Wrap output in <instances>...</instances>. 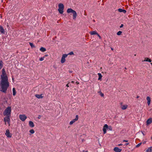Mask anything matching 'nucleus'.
Here are the masks:
<instances>
[{
    "label": "nucleus",
    "mask_w": 152,
    "mask_h": 152,
    "mask_svg": "<svg viewBox=\"0 0 152 152\" xmlns=\"http://www.w3.org/2000/svg\"><path fill=\"white\" fill-rule=\"evenodd\" d=\"M2 74L1 75V80L0 82V86L1 89L0 90V91L6 93L7 89L9 86V83L4 68L2 69Z\"/></svg>",
    "instance_id": "f257e3e1"
},
{
    "label": "nucleus",
    "mask_w": 152,
    "mask_h": 152,
    "mask_svg": "<svg viewBox=\"0 0 152 152\" xmlns=\"http://www.w3.org/2000/svg\"><path fill=\"white\" fill-rule=\"evenodd\" d=\"M2 74L1 75V80L0 82V86L1 89L0 90V91L6 93L7 89L9 86V83L4 68L2 69Z\"/></svg>",
    "instance_id": "f03ea898"
},
{
    "label": "nucleus",
    "mask_w": 152,
    "mask_h": 152,
    "mask_svg": "<svg viewBox=\"0 0 152 152\" xmlns=\"http://www.w3.org/2000/svg\"><path fill=\"white\" fill-rule=\"evenodd\" d=\"M11 107H7L3 112V115L4 116H11Z\"/></svg>",
    "instance_id": "7ed1b4c3"
},
{
    "label": "nucleus",
    "mask_w": 152,
    "mask_h": 152,
    "mask_svg": "<svg viewBox=\"0 0 152 152\" xmlns=\"http://www.w3.org/2000/svg\"><path fill=\"white\" fill-rule=\"evenodd\" d=\"M67 12L68 13L71 12L73 14V19H75L77 16V13L76 12L72 9L71 8H69L67 10Z\"/></svg>",
    "instance_id": "20e7f679"
},
{
    "label": "nucleus",
    "mask_w": 152,
    "mask_h": 152,
    "mask_svg": "<svg viewBox=\"0 0 152 152\" xmlns=\"http://www.w3.org/2000/svg\"><path fill=\"white\" fill-rule=\"evenodd\" d=\"M58 11L60 13L62 14L63 12V10L64 8V6L63 4L61 3L59 4L58 5Z\"/></svg>",
    "instance_id": "39448f33"
},
{
    "label": "nucleus",
    "mask_w": 152,
    "mask_h": 152,
    "mask_svg": "<svg viewBox=\"0 0 152 152\" xmlns=\"http://www.w3.org/2000/svg\"><path fill=\"white\" fill-rule=\"evenodd\" d=\"M10 117L11 116H6L4 118V121L5 122V125H6V123L7 122L9 125V126H10Z\"/></svg>",
    "instance_id": "423d86ee"
},
{
    "label": "nucleus",
    "mask_w": 152,
    "mask_h": 152,
    "mask_svg": "<svg viewBox=\"0 0 152 152\" xmlns=\"http://www.w3.org/2000/svg\"><path fill=\"white\" fill-rule=\"evenodd\" d=\"M19 118L22 121H23L27 118V117L25 115H19Z\"/></svg>",
    "instance_id": "0eeeda50"
},
{
    "label": "nucleus",
    "mask_w": 152,
    "mask_h": 152,
    "mask_svg": "<svg viewBox=\"0 0 152 152\" xmlns=\"http://www.w3.org/2000/svg\"><path fill=\"white\" fill-rule=\"evenodd\" d=\"M67 56V55L66 54H64L62 55L61 60V62L62 63H63L66 60L65 58Z\"/></svg>",
    "instance_id": "6e6552de"
},
{
    "label": "nucleus",
    "mask_w": 152,
    "mask_h": 152,
    "mask_svg": "<svg viewBox=\"0 0 152 152\" xmlns=\"http://www.w3.org/2000/svg\"><path fill=\"white\" fill-rule=\"evenodd\" d=\"M5 134L8 137L10 138L12 137V134L10 133L9 130L8 129H7L6 130Z\"/></svg>",
    "instance_id": "1a4fd4ad"
},
{
    "label": "nucleus",
    "mask_w": 152,
    "mask_h": 152,
    "mask_svg": "<svg viewBox=\"0 0 152 152\" xmlns=\"http://www.w3.org/2000/svg\"><path fill=\"white\" fill-rule=\"evenodd\" d=\"M108 128V125L105 124L104 125L103 128V134H104L106 133V129Z\"/></svg>",
    "instance_id": "9d476101"
},
{
    "label": "nucleus",
    "mask_w": 152,
    "mask_h": 152,
    "mask_svg": "<svg viewBox=\"0 0 152 152\" xmlns=\"http://www.w3.org/2000/svg\"><path fill=\"white\" fill-rule=\"evenodd\" d=\"M0 32L2 34H4L5 31L2 26H0Z\"/></svg>",
    "instance_id": "9b49d317"
},
{
    "label": "nucleus",
    "mask_w": 152,
    "mask_h": 152,
    "mask_svg": "<svg viewBox=\"0 0 152 152\" xmlns=\"http://www.w3.org/2000/svg\"><path fill=\"white\" fill-rule=\"evenodd\" d=\"M113 150L115 152H121L122 151L121 149L119 148L118 147L114 148Z\"/></svg>",
    "instance_id": "f8f14e48"
},
{
    "label": "nucleus",
    "mask_w": 152,
    "mask_h": 152,
    "mask_svg": "<svg viewBox=\"0 0 152 152\" xmlns=\"http://www.w3.org/2000/svg\"><path fill=\"white\" fill-rule=\"evenodd\" d=\"M152 122V118H150L148 119L147 121V125L150 124Z\"/></svg>",
    "instance_id": "ddd939ff"
},
{
    "label": "nucleus",
    "mask_w": 152,
    "mask_h": 152,
    "mask_svg": "<svg viewBox=\"0 0 152 152\" xmlns=\"http://www.w3.org/2000/svg\"><path fill=\"white\" fill-rule=\"evenodd\" d=\"M146 99L147 100V104L149 106L151 101V98L149 96H148L146 98Z\"/></svg>",
    "instance_id": "4468645a"
},
{
    "label": "nucleus",
    "mask_w": 152,
    "mask_h": 152,
    "mask_svg": "<svg viewBox=\"0 0 152 152\" xmlns=\"http://www.w3.org/2000/svg\"><path fill=\"white\" fill-rule=\"evenodd\" d=\"M29 126L31 127H33L34 126V125L33 122L31 121H29Z\"/></svg>",
    "instance_id": "2eb2a0df"
},
{
    "label": "nucleus",
    "mask_w": 152,
    "mask_h": 152,
    "mask_svg": "<svg viewBox=\"0 0 152 152\" xmlns=\"http://www.w3.org/2000/svg\"><path fill=\"white\" fill-rule=\"evenodd\" d=\"M42 94H36L35 96L38 99H42L43 97V96H42Z\"/></svg>",
    "instance_id": "dca6fc26"
},
{
    "label": "nucleus",
    "mask_w": 152,
    "mask_h": 152,
    "mask_svg": "<svg viewBox=\"0 0 152 152\" xmlns=\"http://www.w3.org/2000/svg\"><path fill=\"white\" fill-rule=\"evenodd\" d=\"M118 10L120 12H123L124 13H125L126 12V11L125 10L122 9H119Z\"/></svg>",
    "instance_id": "f3484780"
},
{
    "label": "nucleus",
    "mask_w": 152,
    "mask_h": 152,
    "mask_svg": "<svg viewBox=\"0 0 152 152\" xmlns=\"http://www.w3.org/2000/svg\"><path fill=\"white\" fill-rule=\"evenodd\" d=\"M152 147H150L148 148L146 150V152H151Z\"/></svg>",
    "instance_id": "a211bd4d"
},
{
    "label": "nucleus",
    "mask_w": 152,
    "mask_h": 152,
    "mask_svg": "<svg viewBox=\"0 0 152 152\" xmlns=\"http://www.w3.org/2000/svg\"><path fill=\"white\" fill-rule=\"evenodd\" d=\"M145 59L143 61H148L149 62H151V60L149 58H145Z\"/></svg>",
    "instance_id": "6ab92c4d"
},
{
    "label": "nucleus",
    "mask_w": 152,
    "mask_h": 152,
    "mask_svg": "<svg viewBox=\"0 0 152 152\" xmlns=\"http://www.w3.org/2000/svg\"><path fill=\"white\" fill-rule=\"evenodd\" d=\"M90 34L91 35L97 34V33L95 31H91L90 32Z\"/></svg>",
    "instance_id": "aec40b11"
},
{
    "label": "nucleus",
    "mask_w": 152,
    "mask_h": 152,
    "mask_svg": "<svg viewBox=\"0 0 152 152\" xmlns=\"http://www.w3.org/2000/svg\"><path fill=\"white\" fill-rule=\"evenodd\" d=\"M128 106L127 105H123L121 107V108L123 110H124L127 108Z\"/></svg>",
    "instance_id": "412c9836"
},
{
    "label": "nucleus",
    "mask_w": 152,
    "mask_h": 152,
    "mask_svg": "<svg viewBox=\"0 0 152 152\" xmlns=\"http://www.w3.org/2000/svg\"><path fill=\"white\" fill-rule=\"evenodd\" d=\"M12 91H13V96H15V95L16 94V90L15 88H13L12 89Z\"/></svg>",
    "instance_id": "4be33fe9"
},
{
    "label": "nucleus",
    "mask_w": 152,
    "mask_h": 152,
    "mask_svg": "<svg viewBox=\"0 0 152 152\" xmlns=\"http://www.w3.org/2000/svg\"><path fill=\"white\" fill-rule=\"evenodd\" d=\"M40 50L42 52H44L46 51V49L44 48L41 47L40 48Z\"/></svg>",
    "instance_id": "5701e85b"
},
{
    "label": "nucleus",
    "mask_w": 152,
    "mask_h": 152,
    "mask_svg": "<svg viewBox=\"0 0 152 152\" xmlns=\"http://www.w3.org/2000/svg\"><path fill=\"white\" fill-rule=\"evenodd\" d=\"M98 75L99 76V77L98 79V80H100L102 78V75L100 73H98Z\"/></svg>",
    "instance_id": "b1692460"
},
{
    "label": "nucleus",
    "mask_w": 152,
    "mask_h": 152,
    "mask_svg": "<svg viewBox=\"0 0 152 152\" xmlns=\"http://www.w3.org/2000/svg\"><path fill=\"white\" fill-rule=\"evenodd\" d=\"M76 121V120H75V119H73L69 123V124L70 125H72L73 124L74 122H75Z\"/></svg>",
    "instance_id": "393cba45"
},
{
    "label": "nucleus",
    "mask_w": 152,
    "mask_h": 152,
    "mask_svg": "<svg viewBox=\"0 0 152 152\" xmlns=\"http://www.w3.org/2000/svg\"><path fill=\"white\" fill-rule=\"evenodd\" d=\"M3 66V62L1 61L0 62V69H1Z\"/></svg>",
    "instance_id": "a878e982"
},
{
    "label": "nucleus",
    "mask_w": 152,
    "mask_h": 152,
    "mask_svg": "<svg viewBox=\"0 0 152 152\" xmlns=\"http://www.w3.org/2000/svg\"><path fill=\"white\" fill-rule=\"evenodd\" d=\"M29 44L32 48L35 47V46H34V45L31 42H29Z\"/></svg>",
    "instance_id": "bb28decb"
},
{
    "label": "nucleus",
    "mask_w": 152,
    "mask_h": 152,
    "mask_svg": "<svg viewBox=\"0 0 152 152\" xmlns=\"http://www.w3.org/2000/svg\"><path fill=\"white\" fill-rule=\"evenodd\" d=\"M107 129H108L110 131H112L113 129L112 127L111 126H108V128Z\"/></svg>",
    "instance_id": "cd10ccee"
},
{
    "label": "nucleus",
    "mask_w": 152,
    "mask_h": 152,
    "mask_svg": "<svg viewBox=\"0 0 152 152\" xmlns=\"http://www.w3.org/2000/svg\"><path fill=\"white\" fill-rule=\"evenodd\" d=\"M29 132L31 134H33L34 133V129H31L30 130Z\"/></svg>",
    "instance_id": "c85d7f7f"
},
{
    "label": "nucleus",
    "mask_w": 152,
    "mask_h": 152,
    "mask_svg": "<svg viewBox=\"0 0 152 152\" xmlns=\"http://www.w3.org/2000/svg\"><path fill=\"white\" fill-rule=\"evenodd\" d=\"M122 33V32L121 31H118L117 33V35H121Z\"/></svg>",
    "instance_id": "c756f323"
},
{
    "label": "nucleus",
    "mask_w": 152,
    "mask_h": 152,
    "mask_svg": "<svg viewBox=\"0 0 152 152\" xmlns=\"http://www.w3.org/2000/svg\"><path fill=\"white\" fill-rule=\"evenodd\" d=\"M141 143H139V144H138L137 145H136V148H138V147H139L141 144Z\"/></svg>",
    "instance_id": "7c9ffc66"
},
{
    "label": "nucleus",
    "mask_w": 152,
    "mask_h": 152,
    "mask_svg": "<svg viewBox=\"0 0 152 152\" xmlns=\"http://www.w3.org/2000/svg\"><path fill=\"white\" fill-rule=\"evenodd\" d=\"M78 119V115H76L75 116V119L76 121H77Z\"/></svg>",
    "instance_id": "2f4dec72"
},
{
    "label": "nucleus",
    "mask_w": 152,
    "mask_h": 152,
    "mask_svg": "<svg viewBox=\"0 0 152 152\" xmlns=\"http://www.w3.org/2000/svg\"><path fill=\"white\" fill-rule=\"evenodd\" d=\"M44 57H41L39 58V61H43L44 60Z\"/></svg>",
    "instance_id": "473e14b6"
},
{
    "label": "nucleus",
    "mask_w": 152,
    "mask_h": 152,
    "mask_svg": "<svg viewBox=\"0 0 152 152\" xmlns=\"http://www.w3.org/2000/svg\"><path fill=\"white\" fill-rule=\"evenodd\" d=\"M97 36L99 37V39H101V37L100 36V35L97 33V34H96Z\"/></svg>",
    "instance_id": "72a5a7b5"
},
{
    "label": "nucleus",
    "mask_w": 152,
    "mask_h": 152,
    "mask_svg": "<svg viewBox=\"0 0 152 152\" xmlns=\"http://www.w3.org/2000/svg\"><path fill=\"white\" fill-rule=\"evenodd\" d=\"M74 54V53L72 51L71 52L69 53V54L70 55H73Z\"/></svg>",
    "instance_id": "f704fd0d"
},
{
    "label": "nucleus",
    "mask_w": 152,
    "mask_h": 152,
    "mask_svg": "<svg viewBox=\"0 0 152 152\" xmlns=\"http://www.w3.org/2000/svg\"><path fill=\"white\" fill-rule=\"evenodd\" d=\"M100 95L101 96L103 97L104 96V94L101 92V93Z\"/></svg>",
    "instance_id": "c9c22d12"
},
{
    "label": "nucleus",
    "mask_w": 152,
    "mask_h": 152,
    "mask_svg": "<svg viewBox=\"0 0 152 152\" xmlns=\"http://www.w3.org/2000/svg\"><path fill=\"white\" fill-rule=\"evenodd\" d=\"M124 26V25L123 24H121V26H120V28H122Z\"/></svg>",
    "instance_id": "e433bc0d"
},
{
    "label": "nucleus",
    "mask_w": 152,
    "mask_h": 152,
    "mask_svg": "<svg viewBox=\"0 0 152 152\" xmlns=\"http://www.w3.org/2000/svg\"><path fill=\"white\" fill-rule=\"evenodd\" d=\"M123 141L124 142H128V141L127 140H124Z\"/></svg>",
    "instance_id": "4c0bfd02"
},
{
    "label": "nucleus",
    "mask_w": 152,
    "mask_h": 152,
    "mask_svg": "<svg viewBox=\"0 0 152 152\" xmlns=\"http://www.w3.org/2000/svg\"><path fill=\"white\" fill-rule=\"evenodd\" d=\"M48 56V55H45L44 57V58H45V57H47V56Z\"/></svg>",
    "instance_id": "58836bf2"
},
{
    "label": "nucleus",
    "mask_w": 152,
    "mask_h": 152,
    "mask_svg": "<svg viewBox=\"0 0 152 152\" xmlns=\"http://www.w3.org/2000/svg\"><path fill=\"white\" fill-rule=\"evenodd\" d=\"M129 144V143H128V142H127V143H126V144H125L126 145H128Z\"/></svg>",
    "instance_id": "ea45409f"
},
{
    "label": "nucleus",
    "mask_w": 152,
    "mask_h": 152,
    "mask_svg": "<svg viewBox=\"0 0 152 152\" xmlns=\"http://www.w3.org/2000/svg\"><path fill=\"white\" fill-rule=\"evenodd\" d=\"M41 116L40 115H39L38 117V118L39 119H40L41 118Z\"/></svg>",
    "instance_id": "a19ab883"
},
{
    "label": "nucleus",
    "mask_w": 152,
    "mask_h": 152,
    "mask_svg": "<svg viewBox=\"0 0 152 152\" xmlns=\"http://www.w3.org/2000/svg\"><path fill=\"white\" fill-rule=\"evenodd\" d=\"M69 84V83L67 84L66 85V86L67 87H69V86L68 85Z\"/></svg>",
    "instance_id": "79ce46f5"
},
{
    "label": "nucleus",
    "mask_w": 152,
    "mask_h": 152,
    "mask_svg": "<svg viewBox=\"0 0 152 152\" xmlns=\"http://www.w3.org/2000/svg\"><path fill=\"white\" fill-rule=\"evenodd\" d=\"M122 145V144H119L118 145V146H121V145Z\"/></svg>",
    "instance_id": "37998d69"
},
{
    "label": "nucleus",
    "mask_w": 152,
    "mask_h": 152,
    "mask_svg": "<svg viewBox=\"0 0 152 152\" xmlns=\"http://www.w3.org/2000/svg\"><path fill=\"white\" fill-rule=\"evenodd\" d=\"M71 83H74L75 82H74V81H71Z\"/></svg>",
    "instance_id": "c03bdc74"
},
{
    "label": "nucleus",
    "mask_w": 152,
    "mask_h": 152,
    "mask_svg": "<svg viewBox=\"0 0 152 152\" xmlns=\"http://www.w3.org/2000/svg\"><path fill=\"white\" fill-rule=\"evenodd\" d=\"M111 49L112 50H113V48H111Z\"/></svg>",
    "instance_id": "a18cd8bd"
},
{
    "label": "nucleus",
    "mask_w": 152,
    "mask_h": 152,
    "mask_svg": "<svg viewBox=\"0 0 152 152\" xmlns=\"http://www.w3.org/2000/svg\"><path fill=\"white\" fill-rule=\"evenodd\" d=\"M76 83H77V84H79V83L77 82H76Z\"/></svg>",
    "instance_id": "49530a36"
},
{
    "label": "nucleus",
    "mask_w": 152,
    "mask_h": 152,
    "mask_svg": "<svg viewBox=\"0 0 152 152\" xmlns=\"http://www.w3.org/2000/svg\"><path fill=\"white\" fill-rule=\"evenodd\" d=\"M12 80L13 81H14V78L13 77H12Z\"/></svg>",
    "instance_id": "de8ad7c7"
},
{
    "label": "nucleus",
    "mask_w": 152,
    "mask_h": 152,
    "mask_svg": "<svg viewBox=\"0 0 152 152\" xmlns=\"http://www.w3.org/2000/svg\"><path fill=\"white\" fill-rule=\"evenodd\" d=\"M139 96H137V98H139Z\"/></svg>",
    "instance_id": "09e8293b"
},
{
    "label": "nucleus",
    "mask_w": 152,
    "mask_h": 152,
    "mask_svg": "<svg viewBox=\"0 0 152 152\" xmlns=\"http://www.w3.org/2000/svg\"><path fill=\"white\" fill-rule=\"evenodd\" d=\"M84 141V140H82V141L83 142Z\"/></svg>",
    "instance_id": "8fccbe9b"
},
{
    "label": "nucleus",
    "mask_w": 152,
    "mask_h": 152,
    "mask_svg": "<svg viewBox=\"0 0 152 152\" xmlns=\"http://www.w3.org/2000/svg\"><path fill=\"white\" fill-rule=\"evenodd\" d=\"M134 56H136V54H135V55H134Z\"/></svg>",
    "instance_id": "3c124183"
},
{
    "label": "nucleus",
    "mask_w": 152,
    "mask_h": 152,
    "mask_svg": "<svg viewBox=\"0 0 152 152\" xmlns=\"http://www.w3.org/2000/svg\"><path fill=\"white\" fill-rule=\"evenodd\" d=\"M125 69H126V67H125Z\"/></svg>",
    "instance_id": "603ef678"
},
{
    "label": "nucleus",
    "mask_w": 152,
    "mask_h": 152,
    "mask_svg": "<svg viewBox=\"0 0 152 152\" xmlns=\"http://www.w3.org/2000/svg\"><path fill=\"white\" fill-rule=\"evenodd\" d=\"M151 64L152 65V63H151Z\"/></svg>",
    "instance_id": "864d4df0"
},
{
    "label": "nucleus",
    "mask_w": 152,
    "mask_h": 152,
    "mask_svg": "<svg viewBox=\"0 0 152 152\" xmlns=\"http://www.w3.org/2000/svg\"><path fill=\"white\" fill-rule=\"evenodd\" d=\"M69 72H70V73H71V72H71V71H69Z\"/></svg>",
    "instance_id": "5fc2aeb1"
},
{
    "label": "nucleus",
    "mask_w": 152,
    "mask_h": 152,
    "mask_svg": "<svg viewBox=\"0 0 152 152\" xmlns=\"http://www.w3.org/2000/svg\"><path fill=\"white\" fill-rule=\"evenodd\" d=\"M86 152H88V151H86Z\"/></svg>",
    "instance_id": "6e6d98bb"
}]
</instances>
